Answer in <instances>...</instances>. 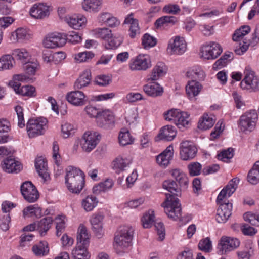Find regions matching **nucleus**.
I'll return each instance as SVG.
<instances>
[{
  "instance_id": "55",
  "label": "nucleus",
  "mask_w": 259,
  "mask_h": 259,
  "mask_svg": "<svg viewBox=\"0 0 259 259\" xmlns=\"http://www.w3.org/2000/svg\"><path fill=\"white\" fill-rule=\"evenodd\" d=\"M198 247L202 251L209 252L212 249V244L210 238L207 237L201 240L198 244Z\"/></svg>"
},
{
  "instance_id": "64",
  "label": "nucleus",
  "mask_w": 259,
  "mask_h": 259,
  "mask_svg": "<svg viewBox=\"0 0 259 259\" xmlns=\"http://www.w3.org/2000/svg\"><path fill=\"white\" fill-rule=\"evenodd\" d=\"M66 41L68 40L69 42L72 44H77L81 41V37L76 32L72 31L70 32L69 34L65 35Z\"/></svg>"
},
{
  "instance_id": "12",
  "label": "nucleus",
  "mask_w": 259,
  "mask_h": 259,
  "mask_svg": "<svg viewBox=\"0 0 259 259\" xmlns=\"http://www.w3.org/2000/svg\"><path fill=\"white\" fill-rule=\"evenodd\" d=\"M66 42L65 34L55 32L49 35L43 41L47 48H55L64 46Z\"/></svg>"
},
{
  "instance_id": "1",
  "label": "nucleus",
  "mask_w": 259,
  "mask_h": 259,
  "mask_svg": "<svg viewBox=\"0 0 259 259\" xmlns=\"http://www.w3.org/2000/svg\"><path fill=\"white\" fill-rule=\"evenodd\" d=\"M162 186L170 193L165 194L166 199L163 203L165 213L175 221L180 220L182 217V209L179 199L176 196L181 195V188L171 180L164 181Z\"/></svg>"
},
{
  "instance_id": "57",
  "label": "nucleus",
  "mask_w": 259,
  "mask_h": 259,
  "mask_svg": "<svg viewBox=\"0 0 259 259\" xmlns=\"http://www.w3.org/2000/svg\"><path fill=\"white\" fill-rule=\"evenodd\" d=\"M38 64L35 62H26L24 63L23 69L28 75H34L37 69Z\"/></svg>"
},
{
  "instance_id": "39",
  "label": "nucleus",
  "mask_w": 259,
  "mask_h": 259,
  "mask_svg": "<svg viewBox=\"0 0 259 259\" xmlns=\"http://www.w3.org/2000/svg\"><path fill=\"white\" fill-rule=\"evenodd\" d=\"M187 76L191 80L198 81L204 79L205 73L200 67L195 66L187 72Z\"/></svg>"
},
{
  "instance_id": "19",
  "label": "nucleus",
  "mask_w": 259,
  "mask_h": 259,
  "mask_svg": "<svg viewBox=\"0 0 259 259\" xmlns=\"http://www.w3.org/2000/svg\"><path fill=\"white\" fill-rule=\"evenodd\" d=\"M177 130L176 128L171 125H167L162 127L156 137V141L163 140L165 141H170L172 140L176 136Z\"/></svg>"
},
{
  "instance_id": "56",
  "label": "nucleus",
  "mask_w": 259,
  "mask_h": 259,
  "mask_svg": "<svg viewBox=\"0 0 259 259\" xmlns=\"http://www.w3.org/2000/svg\"><path fill=\"white\" fill-rule=\"evenodd\" d=\"M59 55H61L60 57L61 59H64L65 58L64 54L62 52H57L55 53L54 54H52L50 51L45 50L42 53V58L44 61L49 63L52 62L54 58Z\"/></svg>"
},
{
  "instance_id": "28",
  "label": "nucleus",
  "mask_w": 259,
  "mask_h": 259,
  "mask_svg": "<svg viewBox=\"0 0 259 259\" xmlns=\"http://www.w3.org/2000/svg\"><path fill=\"white\" fill-rule=\"evenodd\" d=\"M91 79L92 76L90 70H85L74 82V89L80 90L88 86L90 84Z\"/></svg>"
},
{
  "instance_id": "33",
  "label": "nucleus",
  "mask_w": 259,
  "mask_h": 259,
  "mask_svg": "<svg viewBox=\"0 0 259 259\" xmlns=\"http://www.w3.org/2000/svg\"><path fill=\"white\" fill-rule=\"evenodd\" d=\"M102 4V0H84L82 7L86 11L97 12L101 8Z\"/></svg>"
},
{
  "instance_id": "42",
  "label": "nucleus",
  "mask_w": 259,
  "mask_h": 259,
  "mask_svg": "<svg viewBox=\"0 0 259 259\" xmlns=\"http://www.w3.org/2000/svg\"><path fill=\"white\" fill-rule=\"evenodd\" d=\"M250 31V27L248 25H243L236 30L232 36V39L235 41H241L244 36Z\"/></svg>"
},
{
  "instance_id": "38",
  "label": "nucleus",
  "mask_w": 259,
  "mask_h": 259,
  "mask_svg": "<svg viewBox=\"0 0 259 259\" xmlns=\"http://www.w3.org/2000/svg\"><path fill=\"white\" fill-rule=\"evenodd\" d=\"M247 179L251 184L255 185L259 182V161H256L249 170Z\"/></svg>"
},
{
  "instance_id": "45",
  "label": "nucleus",
  "mask_w": 259,
  "mask_h": 259,
  "mask_svg": "<svg viewBox=\"0 0 259 259\" xmlns=\"http://www.w3.org/2000/svg\"><path fill=\"white\" fill-rule=\"evenodd\" d=\"M98 203L97 198L92 196H88L82 201V206L87 211H90L95 208Z\"/></svg>"
},
{
  "instance_id": "48",
  "label": "nucleus",
  "mask_w": 259,
  "mask_h": 259,
  "mask_svg": "<svg viewBox=\"0 0 259 259\" xmlns=\"http://www.w3.org/2000/svg\"><path fill=\"white\" fill-rule=\"evenodd\" d=\"M123 41V37L120 35L113 36L112 34V36L107 40V43L105 44V47L107 49H116L119 47Z\"/></svg>"
},
{
  "instance_id": "50",
  "label": "nucleus",
  "mask_w": 259,
  "mask_h": 259,
  "mask_svg": "<svg viewBox=\"0 0 259 259\" xmlns=\"http://www.w3.org/2000/svg\"><path fill=\"white\" fill-rule=\"evenodd\" d=\"M118 139L120 144L122 146L132 144L134 140L128 131H121L119 135Z\"/></svg>"
},
{
  "instance_id": "16",
  "label": "nucleus",
  "mask_w": 259,
  "mask_h": 259,
  "mask_svg": "<svg viewBox=\"0 0 259 259\" xmlns=\"http://www.w3.org/2000/svg\"><path fill=\"white\" fill-rule=\"evenodd\" d=\"M167 50L170 54H182L186 50V44L183 38L176 36L170 40Z\"/></svg>"
},
{
  "instance_id": "30",
  "label": "nucleus",
  "mask_w": 259,
  "mask_h": 259,
  "mask_svg": "<svg viewBox=\"0 0 259 259\" xmlns=\"http://www.w3.org/2000/svg\"><path fill=\"white\" fill-rule=\"evenodd\" d=\"M132 163V160L126 157L118 156L113 161V168L116 172L119 173L124 171L126 168L129 167Z\"/></svg>"
},
{
  "instance_id": "59",
  "label": "nucleus",
  "mask_w": 259,
  "mask_h": 259,
  "mask_svg": "<svg viewBox=\"0 0 259 259\" xmlns=\"http://www.w3.org/2000/svg\"><path fill=\"white\" fill-rule=\"evenodd\" d=\"M62 218H64L63 216H58L56 218V235L60 236L61 234L64 232L65 226V221Z\"/></svg>"
},
{
  "instance_id": "31",
  "label": "nucleus",
  "mask_w": 259,
  "mask_h": 259,
  "mask_svg": "<svg viewBox=\"0 0 259 259\" xmlns=\"http://www.w3.org/2000/svg\"><path fill=\"white\" fill-rule=\"evenodd\" d=\"M190 114L186 112H181L179 110L177 118L175 119V124L177 127L183 130L187 128L190 124Z\"/></svg>"
},
{
  "instance_id": "27",
  "label": "nucleus",
  "mask_w": 259,
  "mask_h": 259,
  "mask_svg": "<svg viewBox=\"0 0 259 259\" xmlns=\"http://www.w3.org/2000/svg\"><path fill=\"white\" fill-rule=\"evenodd\" d=\"M167 71V68L165 64L162 62H159L152 69L150 77L148 80L155 81L158 80L159 78L164 76Z\"/></svg>"
},
{
  "instance_id": "5",
  "label": "nucleus",
  "mask_w": 259,
  "mask_h": 259,
  "mask_svg": "<svg viewBox=\"0 0 259 259\" xmlns=\"http://www.w3.org/2000/svg\"><path fill=\"white\" fill-rule=\"evenodd\" d=\"M257 120L258 114L256 111L250 110L240 117L238 125L243 132H251L254 128Z\"/></svg>"
},
{
  "instance_id": "9",
  "label": "nucleus",
  "mask_w": 259,
  "mask_h": 259,
  "mask_svg": "<svg viewBox=\"0 0 259 259\" xmlns=\"http://www.w3.org/2000/svg\"><path fill=\"white\" fill-rule=\"evenodd\" d=\"M101 139V135L96 132H85L80 141L82 150L89 152L94 149Z\"/></svg>"
},
{
  "instance_id": "25",
  "label": "nucleus",
  "mask_w": 259,
  "mask_h": 259,
  "mask_svg": "<svg viewBox=\"0 0 259 259\" xmlns=\"http://www.w3.org/2000/svg\"><path fill=\"white\" fill-rule=\"evenodd\" d=\"M124 23L130 24L129 35L131 38H135L137 35L140 34L138 20L134 18L133 13L127 15L124 21Z\"/></svg>"
},
{
  "instance_id": "6",
  "label": "nucleus",
  "mask_w": 259,
  "mask_h": 259,
  "mask_svg": "<svg viewBox=\"0 0 259 259\" xmlns=\"http://www.w3.org/2000/svg\"><path fill=\"white\" fill-rule=\"evenodd\" d=\"M47 120L45 118L30 119L26 124L27 132L29 138L42 135L45 131Z\"/></svg>"
},
{
  "instance_id": "60",
  "label": "nucleus",
  "mask_w": 259,
  "mask_h": 259,
  "mask_svg": "<svg viewBox=\"0 0 259 259\" xmlns=\"http://www.w3.org/2000/svg\"><path fill=\"white\" fill-rule=\"evenodd\" d=\"M15 110L18 117V125L20 128H23L25 125L23 108L21 106L18 105L15 107Z\"/></svg>"
},
{
  "instance_id": "24",
  "label": "nucleus",
  "mask_w": 259,
  "mask_h": 259,
  "mask_svg": "<svg viewBox=\"0 0 259 259\" xmlns=\"http://www.w3.org/2000/svg\"><path fill=\"white\" fill-rule=\"evenodd\" d=\"M173 147L171 146H168L166 149L156 157L157 163L164 167H166L169 163L173 156Z\"/></svg>"
},
{
  "instance_id": "46",
  "label": "nucleus",
  "mask_w": 259,
  "mask_h": 259,
  "mask_svg": "<svg viewBox=\"0 0 259 259\" xmlns=\"http://www.w3.org/2000/svg\"><path fill=\"white\" fill-rule=\"evenodd\" d=\"M214 124V120L208 114H204L199 120L198 127L200 129L207 130L211 128Z\"/></svg>"
},
{
  "instance_id": "26",
  "label": "nucleus",
  "mask_w": 259,
  "mask_h": 259,
  "mask_svg": "<svg viewBox=\"0 0 259 259\" xmlns=\"http://www.w3.org/2000/svg\"><path fill=\"white\" fill-rule=\"evenodd\" d=\"M143 90L147 95L153 97L161 96L163 93V88L157 82L144 85Z\"/></svg>"
},
{
  "instance_id": "14",
  "label": "nucleus",
  "mask_w": 259,
  "mask_h": 259,
  "mask_svg": "<svg viewBox=\"0 0 259 259\" xmlns=\"http://www.w3.org/2000/svg\"><path fill=\"white\" fill-rule=\"evenodd\" d=\"M151 66V59L148 55L140 54L130 64L132 70H146Z\"/></svg>"
},
{
  "instance_id": "37",
  "label": "nucleus",
  "mask_w": 259,
  "mask_h": 259,
  "mask_svg": "<svg viewBox=\"0 0 259 259\" xmlns=\"http://www.w3.org/2000/svg\"><path fill=\"white\" fill-rule=\"evenodd\" d=\"M77 244L81 243L84 245H89V236L85 226L80 225L78 228L77 236Z\"/></svg>"
},
{
  "instance_id": "23",
  "label": "nucleus",
  "mask_w": 259,
  "mask_h": 259,
  "mask_svg": "<svg viewBox=\"0 0 259 259\" xmlns=\"http://www.w3.org/2000/svg\"><path fill=\"white\" fill-rule=\"evenodd\" d=\"M35 167L39 176L44 181H47L49 179L50 176L48 172L47 163L42 157L36 158Z\"/></svg>"
},
{
  "instance_id": "15",
  "label": "nucleus",
  "mask_w": 259,
  "mask_h": 259,
  "mask_svg": "<svg viewBox=\"0 0 259 259\" xmlns=\"http://www.w3.org/2000/svg\"><path fill=\"white\" fill-rule=\"evenodd\" d=\"M29 14L34 19H44L50 15L49 7L42 3L34 4L30 8Z\"/></svg>"
},
{
  "instance_id": "3",
  "label": "nucleus",
  "mask_w": 259,
  "mask_h": 259,
  "mask_svg": "<svg viewBox=\"0 0 259 259\" xmlns=\"http://www.w3.org/2000/svg\"><path fill=\"white\" fill-rule=\"evenodd\" d=\"M65 184L68 190L72 193L78 194L84 185V174L80 169L72 166L66 169Z\"/></svg>"
},
{
  "instance_id": "44",
  "label": "nucleus",
  "mask_w": 259,
  "mask_h": 259,
  "mask_svg": "<svg viewBox=\"0 0 259 259\" xmlns=\"http://www.w3.org/2000/svg\"><path fill=\"white\" fill-rule=\"evenodd\" d=\"M13 55L21 61L22 63H25L29 60V53L25 49H17L13 51Z\"/></svg>"
},
{
  "instance_id": "43",
  "label": "nucleus",
  "mask_w": 259,
  "mask_h": 259,
  "mask_svg": "<svg viewBox=\"0 0 259 259\" xmlns=\"http://www.w3.org/2000/svg\"><path fill=\"white\" fill-rule=\"evenodd\" d=\"M23 215L24 218L32 216L40 218L41 215V209L38 206L30 205L23 209Z\"/></svg>"
},
{
  "instance_id": "11",
  "label": "nucleus",
  "mask_w": 259,
  "mask_h": 259,
  "mask_svg": "<svg viewBox=\"0 0 259 259\" xmlns=\"http://www.w3.org/2000/svg\"><path fill=\"white\" fill-rule=\"evenodd\" d=\"M222 49L218 43L211 42L203 45L201 49L200 56L205 59H214L222 53Z\"/></svg>"
},
{
  "instance_id": "18",
  "label": "nucleus",
  "mask_w": 259,
  "mask_h": 259,
  "mask_svg": "<svg viewBox=\"0 0 259 259\" xmlns=\"http://www.w3.org/2000/svg\"><path fill=\"white\" fill-rule=\"evenodd\" d=\"M114 122V115L109 110H103L102 112H100L99 115L97 117V124L101 127L108 128Z\"/></svg>"
},
{
  "instance_id": "35",
  "label": "nucleus",
  "mask_w": 259,
  "mask_h": 259,
  "mask_svg": "<svg viewBox=\"0 0 259 259\" xmlns=\"http://www.w3.org/2000/svg\"><path fill=\"white\" fill-rule=\"evenodd\" d=\"M34 254L38 257L47 255L49 252L48 243L45 241H40L35 244L32 248Z\"/></svg>"
},
{
  "instance_id": "34",
  "label": "nucleus",
  "mask_w": 259,
  "mask_h": 259,
  "mask_svg": "<svg viewBox=\"0 0 259 259\" xmlns=\"http://www.w3.org/2000/svg\"><path fill=\"white\" fill-rule=\"evenodd\" d=\"M89 245L78 243L76 248L73 250L72 253L75 259H90V254L87 250Z\"/></svg>"
},
{
  "instance_id": "29",
  "label": "nucleus",
  "mask_w": 259,
  "mask_h": 259,
  "mask_svg": "<svg viewBox=\"0 0 259 259\" xmlns=\"http://www.w3.org/2000/svg\"><path fill=\"white\" fill-rule=\"evenodd\" d=\"M202 89V85L198 81H189L186 86V91L190 99L197 96Z\"/></svg>"
},
{
  "instance_id": "49",
  "label": "nucleus",
  "mask_w": 259,
  "mask_h": 259,
  "mask_svg": "<svg viewBox=\"0 0 259 259\" xmlns=\"http://www.w3.org/2000/svg\"><path fill=\"white\" fill-rule=\"evenodd\" d=\"M155 218L154 211L149 210L145 213L141 219L142 225L144 228H149L151 227Z\"/></svg>"
},
{
  "instance_id": "22",
  "label": "nucleus",
  "mask_w": 259,
  "mask_h": 259,
  "mask_svg": "<svg viewBox=\"0 0 259 259\" xmlns=\"http://www.w3.org/2000/svg\"><path fill=\"white\" fill-rule=\"evenodd\" d=\"M64 20L72 28L75 29H79L84 25L87 21L85 17L81 15L66 16Z\"/></svg>"
},
{
  "instance_id": "52",
  "label": "nucleus",
  "mask_w": 259,
  "mask_h": 259,
  "mask_svg": "<svg viewBox=\"0 0 259 259\" xmlns=\"http://www.w3.org/2000/svg\"><path fill=\"white\" fill-rule=\"evenodd\" d=\"M187 167L191 176H196L200 174L202 165L198 162H193L189 163Z\"/></svg>"
},
{
  "instance_id": "36",
  "label": "nucleus",
  "mask_w": 259,
  "mask_h": 259,
  "mask_svg": "<svg viewBox=\"0 0 259 259\" xmlns=\"http://www.w3.org/2000/svg\"><path fill=\"white\" fill-rule=\"evenodd\" d=\"M29 38V34L26 29L22 28H19L11 33L10 36L11 41L15 43L21 41Z\"/></svg>"
},
{
  "instance_id": "13",
  "label": "nucleus",
  "mask_w": 259,
  "mask_h": 259,
  "mask_svg": "<svg viewBox=\"0 0 259 259\" xmlns=\"http://www.w3.org/2000/svg\"><path fill=\"white\" fill-rule=\"evenodd\" d=\"M180 155L183 160H190L194 158L197 152V148L191 141H185L181 143Z\"/></svg>"
},
{
  "instance_id": "53",
  "label": "nucleus",
  "mask_w": 259,
  "mask_h": 259,
  "mask_svg": "<svg viewBox=\"0 0 259 259\" xmlns=\"http://www.w3.org/2000/svg\"><path fill=\"white\" fill-rule=\"evenodd\" d=\"M97 36L106 41L112 36V31L107 28H97L95 30Z\"/></svg>"
},
{
  "instance_id": "58",
  "label": "nucleus",
  "mask_w": 259,
  "mask_h": 259,
  "mask_svg": "<svg viewBox=\"0 0 259 259\" xmlns=\"http://www.w3.org/2000/svg\"><path fill=\"white\" fill-rule=\"evenodd\" d=\"M233 149L231 148H229L227 150H224L218 154L217 156L219 160L224 162H228V160L233 157Z\"/></svg>"
},
{
  "instance_id": "17",
  "label": "nucleus",
  "mask_w": 259,
  "mask_h": 259,
  "mask_svg": "<svg viewBox=\"0 0 259 259\" xmlns=\"http://www.w3.org/2000/svg\"><path fill=\"white\" fill-rule=\"evenodd\" d=\"M259 41V28H256L254 33L252 34L251 40H246L244 39L242 42H240L234 49V52L237 55H241L243 54L248 49L250 44L255 45Z\"/></svg>"
},
{
  "instance_id": "8",
  "label": "nucleus",
  "mask_w": 259,
  "mask_h": 259,
  "mask_svg": "<svg viewBox=\"0 0 259 259\" xmlns=\"http://www.w3.org/2000/svg\"><path fill=\"white\" fill-rule=\"evenodd\" d=\"M240 244V241L237 238L222 236L218 245V252L220 255L226 254L237 249Z\"/></svg>"
},
{
  "instance_id": "20",
  "label": "nucleus",
  "mask_w": 259,
  "mask_h": 259,
  "mask_svg": "<svg viewBox=\"0 0 259 259\" xmlns=\"http://www.w3.org/2000/svg\"><path fill=\"white\" fill-rule=\"evenodd\" d=\"M2 164V167L4 171L7 173H18L22 168V165L20 162L9 156L4 159Z\"/></svg>"
},
{
  "instance_id": "2",
  "label": "nucleus",
  "mask_w": 259,
  "mask_h": 259,
  "mask_svg": "<svg viewBox=\"0 0 259 259\" xmlns=\"http://www.w3.org/2000/svg\"><path fill=\"white\" fill-rule=\"evenodd\" d=\"M239 179L237 178L232 179L219 194L217 202L219 204L217 210L216 220L219 223L226 222L231 216L232 210V203L227 202L225 200L235 191Z\"/></svg>"
},
{
  "instance_id": "7",
  "label": "nucleus",
  "mask_w": 259,
  "mask_h": 259,
  "mask_svg": "<svg viewBox=\"0 0 259 259\" xmlns=\"http://www.w3.org/2000/svg\"><path fill=\"white\" fill-rule=\"evenodd\" d=\"M244 78L240 83L242 89L249 92H255L259 90V79L252 70L246 68Z\"/></svg>"
},
{
  "instance_id": "21",
  "label": "nucleus",
  "mask_w": 259,
  "mask_h": 259,
  "mask_svg": "<svg viewBox=\"0 0 259 259\" xmlns=\"http://www.w3.org/2000/svg\"><path fill=\"white\" fill-rule=\"evenodd\" d=\"M66 99L68 102L75 106H82L85 103V95L82 92L79 91L68 93Z\"/></svg>"
},
{
  "instance_id": "41",
  "label": "nucleus",
  "mask_w": 259,
  "mask_h": 259,
  "mask_svg": "<svg viewBox=\"0 0 259 259\" xmlns=\"http://www.w3.org/2000/svg\"><path fill=\"white\" fill-rule=\"evenodd\" d=\"M53 222V219L50 217H48L41 219L37 224L38 230L41 236L45 235L51 228Z\"/></svg>"
},
{
  "instance_id": "4",
  "label": "nucleus",
  "mask_w": 259,
  "mask_h": 259,
  "mask_svg": "<svg viewBox=\"0 0 259 259\" xmlns=\"http://www.w3.org/2000/svg\"><path fill=\"white\" fill-rule=\"evenodd\" d=\"M134 230L132 227L123 226L119 228L114 237V249L118 255H122L125 250L132 246Z\"/></svg>"
},
{
  "instance_id": "63",
  "label": "nucleus",
  "mask_w": 259,
  "mask_h": 259,
  "mask_svg": "<svg viewBox=\"0 0 259 259\" xmlns=\"http://www.w3.org/2000/svg\"><path fill=\"white\" fill-rule=\"evenodd\" d=\"M35 89L32 86L25 85L20 89V94L23 96L32 97L35 96Z\"/></svg>"
},
{
  "instance_id": "61",
  "label": "nucleus",
  "mask_w": 259,
  "mask_h": 259,
  "mask_svg": "<svg viewBox=\"0 0 259 259\" xmlns=\"http://www.w3.org/2000/svg\"><path fill=\"white\" fill-rule=\"evenodd\" d=\"M199 29L202 34L206 36H209L214 33V26L206 24L199 25Z\"/></svg>"
},
{
  "instance_id": "47",
  "label": "nucleus",
  "mask_w": 259,
  "mask_h": 259,
  "mask_svg": "<svg viewBox=\"0 0 259 259\" xmlns=\"http://www.w3.org/2000/svg\"><path fill=\"white\" fill-rule=\"evenodd\" d=\"M233 54L232 52H228L226 53L223 56L219 59L216 61L213 64V68L217 69H221L224 67L227 62L233 59Z\"/></svg>"
},
{
  "instance_id": "51",
  "label": "nucleus",
  "mask_w": 259,
  "mask_h": 259,
  "mask_svg": "<svg viewBox=\"0 0 259 259\" xmlns=\"http://www.w3.org/2000/svg\"><path fill=\"white\" fill-rule=\"evenodd\" d=\"M94 57V54L92 52L85 51L80 52L75 55L74 59L78 63L89 62Z\"/></svg>"
},
{
  "instance_id": "32",
  "label": "nucleus",
  "mask_w": 259,
  "mask_h": 259,
  "mask_svg": "<svg viewBox=\"0 0 259 259\" xmlns=\"http://www.w3.org/2000/svg\"><path fill=\"white\" fill-rule=\"evenodd\" d=\"M171 175L178 183L180 188H186L188 184V179L186 175L179 169H173L171 172Z\"/></svg>"
},
{
  "instance_id": "54",
  "label": "nucleus",
  "mask_w": 259,
  "mask_h": 259,
  "mask_svg": "<svg viewBox=\"0 0 259 259\" xmlns=\"http://www.w3.org/2000/svg\"><path fill=\"white\" fill-rule=\"evenodd\" d=\"M156 43V39L149 34L146 33L143 35L142 44L144 48L154 47Z\"/></svg>"
},
{
  "instance_id": "40",
  "label": "nucleus",
  "mask_w": 259,
  "mask_h": 259,
  "mask_svg": "<svg viewBox=\"0 0 259 259\" xmlns=\"http://www.w3.org/2000/svg\"><path fill=\"white\" fill-rule=\"evenodd\" d=\"M15 63L13 57L10 55H5L0 58V70L10 69Z\"/></svg>"
},
{
  "instance_id": "10",
  "label": "nucleus",
  "mask_w": 259,
  "mask_h": 259,
  "mask_svg": "<svg viewBox=\"0 0 259 259\" xmlns=\"http://www.w3.org/2000/svg\"><path fill=\"white\" fill-rule=\"evenodd\" d=\"M21 193L25 200L33 203L39 198V195L36 187L30 181H25L20 187Z\"/></svg>"
},
{
  "instance_id": "62",
  "label": "nucleus",
  "mask_w": 259,
  "mask_h": 259,
  "mask_svg": "<svg viewBox=\"0 0 259 259\" xmlns=\"http://www.w3.org/2000/svg\"><path fill=\"white\" fill-rule=\"evenodd\" d=\"M63 137L64 138L69 137L70 135L74 133V129L72 125L69 123H65L62 125L61 128Z\"/></svg>"
}]
</instances>
